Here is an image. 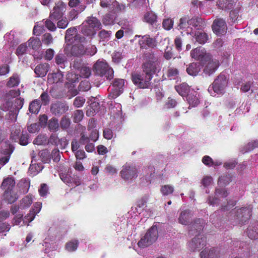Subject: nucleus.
Returning <instances> with one entry per match:
<instances>
[{"mask_svg":"<svg viewBox=\"0 0 258 258\" xmlns=\"http://www.w3.org/2000/svg\"><path fill=\"white\" fill-rule=\"evenodd\" d=\"M143 72L147 75V77L152 79L153 75L156 72L158 58L154 52L149 51L143 54Z\"/></svg>","mask_w":258,"mask_h":258,"instance_id":"1","label":"nucleus"},{"mask_svg":"<svg viewBox=\"0 0 258 258\" xmlns=\"http://www.w3.org/2000/svg\"><path fill=\"white\" fill-rule=\"evenodd\" d=\"M93 70L96 75L104 77L107 80H110L113 78V69L104 61L97 60L93 65Z\"/></svg>","mask_w":258,"mask_h":258,"instance_id":"2","label":"nucleus"},{"mask_svg":"<svg viewBox=\"0 0 258 258\" xmlns=\"http://www.w3.org/2000/svg\"><path fill=\"white\" fill-rule=\"evenodd\" d=\"M158 227L156 225H153L148 229L145 235L139 241L138 245L141 248L149 246L155 242L158 239Z\"/></svg>","mask_w":258,"mask_h":258,"instance_id":"3","label":"nucleus"},{"mask_svg":"<svg viewBox=\"0 0 258 258\" xmlns=\"http://www.w3.org/2000/svg\"><path fill=\"white\" fill-rule=\"evenodd\" d=\"M252 210V208L250 206L236 209L234 212V222L241 225L245 224L250 218Z\"/></svg>","mask_w":258,"mask_h":258,"instance_id":"4","label":"nucleus"},{"mask_svg":"<svg viewBox=\"0 0 258 258\" xmlns=\"http://www.w3.org/2000/svg\"><path fill=\"white\" fill-rule=\"evenodd\" d=\"M228 78L224 73H221L215 79L212 84L213 91L218 94H223L227 86Z\"/></svg>","mask_w":258,"mask_h":258,"instance_id":"5","label":"nucleus"},{"mask_svg":"<svg viewBox=\"0 0 258 258\" xmlns=\"http://www.w3.org/2000/svg\"><path fill=\"white\" fill-rule=\"evenodd\" d=\"M152 78L147 77L145 73L142 74L135 73L132 75V80L134 84L140 88H148L151 86Z\"/></svg>","mask_w":258,"mask_h":258,"instance_id":"6","label":"nucleus"},{"mask_svg":"<svg viewBox=\"0 0 258 258\" xmlns=\"http://www.w3.org/2000/svg\"><path fill=\"white\" fill-rule=\"evenodd\" d=\"M67 10V5L61 1L55 3L53 10L50 12L49 18L53 20L57 21L63 17Z\"/></svg>","mask_w":258,"mask_h":258,"instance_id":"7","label":"nucleus"},{"mask_svg":"<svg viewBox=\"0 0 258 258\" xmlns=\"http://www.w3.org/2000/svg\"><path fill=\"white\" fill-rule=\"evenodd\" d=\"M120 174L124 180H131L138 177V170L136 166L126 164L122 166Z\"/></svg>","mask_w":258,"mask_h":258,"instance_id":"8","label":"nucleus"},{"mask_svg":"<svg viewBox=\"0 0 258 258\" xmlns=\"http://www.w3.org/2000/svg\"><path fill=\"white\" fill-rule=\"evenodd\" d=\"M207 237L204 235H196L188 243L189 249L192 251H199L206 245Z\"/></svg>","mask_w":258,"mask_h":258,"instance_id":"9","label":"nucleus"},{"mask_svg":"<svg viewBox=\"0 0 258 258\" xmlns=\"http://www.w3.org/2000/svg\"><path fill=\"white\" fill-rule=\"evenodd\" d=\"M112 84L113 89L108 96L110 99H114L123 92L124 80L122 79H115Z\"/></svg>","mask_w":258,"mask_h":258,"instance_id":"10","label":"nucleus"},{"mask_svg":"<svg viewBox=\"0 0 258 258\" xmlns=\"http://www.w3.org/2000/svg\"><path fill=\"white\" fill-rule=\"evenodd\" d=\"M190 56L192 58L204 63L205 60H207L210 58L211 55L207 53L204 47L200 46L191 51Z\"/></svg>","mask_w":258,"mask_h":258,"instance_id":"11","label":"nucleus"},{"mask_svg":"<svg viewBox=\"0 0 258 258\" xmlns=\"http://www.w3.org/2000/svg\"><path fill=\"white\" fill-rule=\"evenodd\" d=\"M228 192L224 188H216L215 191V197L209 196L207 202L212 206L217 205L220 202L218 197L226 198L228 196Z\"/></svg>","mask_w":258,"mask_h":258,"instance_id":"12","label":"nucleus"},{"mask_svg":"<svg viewBox=\"0 0 258 258\" xmlns=\"http://www.w3.org/2000/svg\"><path fill=\"white\" fill-rule=\"evenodd\" d=\"M141 38L139 40V44L141 49H147L154 48L157 46L156 40L155 38H152L149 35L139 36Z\"/></svg>","mask_w":258,"mask_h":258,"instance_id":"13","label":"nucleus"},{"mask_svg":"<svg viewBox=\"0 0 258 258\" xmlns=\"http://www.w3.org/2000/svg\"><path fill=\"white\" fill-rule=\"evenodd\" d=\"M205 62H206V64L204 66L203 72L206 75L209 76L214 74L220 66L219 61L216 59H212L211 56H210V58L208 60H205Z\"/></svg>","mask_w":258,"mask_h":258,"instance_id":"14","label":"nucleus"},{"mask_svg":"<svg viewBox=\"0 0 258 258\" xmlns=\"http://www.w3.org/2000/svg\"><path fill=\"white\" fill-rule=\"evenodd\" d=\"M68 109L69 107L66 103L59 101L52 103L50 106L51 112L58 116L66 112Z\"/></svg>","mask_w":258,"mask_h":258,"instance_id":"15","label":"nucleus"},{"mask_svg":"<svg viewBox=\"0 0 258 258\" xmlns=\"http://www.w3.org/2000/svg\"><path fill=\"white\" fill-rule=\"evenodd\" d=\"M226 24L225 21L221 18L216 19L212 24V28L214 33L217 35L222 34L226 30Z\"/></svg>","mask_w":258,"mask_h":258,"instance_id":"16","label":"nucleus"},{"mask_svg":"<svg viewBox=\"0 0 258 258\" xmlns=\"http://www.w3.org/2000/svg\"><path fill=\"white\" fill-rule=\"evenodd\" d=\"M201 258H218L220 250L217 247L205 248L200 253Z\"/></svg>","mask_w":258,"mask_h":258,"instance_id":"17","label":"nucleus"},{"mask_svg":"<svg viewBox=\"0 0 258 258\" xmlns=\"http://www.w3.org/2000/svg\"><path fill=\"white\" fill-rule=\"evenodd\" d=\"M24 100L23 98H17L15 100L14 110H10L9 115L11 119L14 121H16L17 119V115L15 112H18L21 109L24 105Z\"/></svg>","mask_w":258,"mask_h":258,"instance_id":"18","label":"nucleus"},{"mask_svg":"<svg viewBox=\"0 0 258 258\" xmlns=\"http://www.w3.org/2000/svg\"><path fill=\"white\" fill-rule=\"evenodd\" d=\"M49 70V64L43 63L37 65L35 68L34 72L38 77H43L46 75Z\"/></svg>","mask_w":258,"mask_h":258,"instance_id":"19","label":"nucleus"},{"mask_svg":"<svg viewBox=\"0 0 258 258\" xmlns=\"http://www.w3.org/2000/svg\"><path fill=\"white\" fill-rule=\"evenodd\" d=\"M247 235L251 239L258 238V222H254L249 225L247 228Z\"/></svg>","mask_w":258,"mask_h":258,"instance_id":"20","label":"nucleus"},{"mask_svg":"<svg viewBox=\"0 0 258 258\" xmlns=\"http://www.w3.org/2000/svg\"><path fill=\"white\" fill-rule=\"evenodd\" d=\"M202 68L200 62H192L190 63L186 68V72L190 76L198 75Z\"/></svg>","mask_w":258,"mask_h":258,"instance_id":"21","label":"nucleus"},{"mask_svg":"<svg viewBox=\"0 0 258 258\" xmlns=\"http://www.w3.org/2000/svg\"><path fill=\"white\" fill-rule=\"evenodd\" d=\"M63 77L62 72L57 70V72L50 73L48 75V81L51 84L61 82L63 80Z\"/></svg>","mask_w":258,"mask_h":258,"instance_id":"22","label":"nucleus"},{"mask_svg":"<svg viewBox=\"0 0 258 258\" xmlns=\"http://www.w3.org/2000/svg\"><path fill=\"white\" fill-rule=\"evenodd\" d=\"M191 217L192 214L190 210H184L180 213L178 218V222L182 225H187L189 223V220Z\"/></svg>","mask_w":258,"mask_h":258,"instance_id":"23","label":"nucleus"},{"mask_svg":"<svg viewBox=\"0 0 258 258\" xmlns=\"http://www.w3.org/2000/svg\"><path fill=\"white\" fill-rule=\"evenodd\" d=\"M15 185V181L12 177H8L5 179L2 184V187L5 190L6 193L10 192Z\"/></svg>","mask_w":258,"mask_h":258,"instance_id":"24","label":"nucleus"},{"mask_svg":"<svg viewBox=\"0 0 258 258\" xmlns=\"http://www.w3.org/2000/svg\"><path fill=\"white\" fill-rule=\"evenodd\" d=\"M205 25L203 20L199 17H193L188 20V25L199 30L202 29Z\"/></svg>","mask_w":258,"mask_h":258,"instance_id":"25","label":"nucleus"},{"mask_svg":"<svg viewBox=\"0 0 258 258\" xmlns=\"http://www.w3.org/2000/svg\"><path fill=\"white\" fill-rule=\"evenodd\" d=\"M176 91L182 97L186 96L190 93V88L185 83H183L175 87Z\"/></svg>","mask_w":258,"mask_h":258,"instance_id":"26","label":"nucleus"},{"mask_svg":"<svg viewBox=\"0 0 258 258\" xmlns=\"http://www.w3.org/2000/svg\"><path fill=\"white\" fill-rule=\"evenodd\" d=\"M157 15L152 11H149L145 14L143 21L150 25H153L157 22Z\"/></svg>","mask_w":258,"mask_h":258,"instance_id":"27","label":"nucleus"},{"mask_svg":"<svg viewBox=\"0 0 258 258\" xmlns=\"http://www.w3.org/2000/svg\"><path fill=\"white\" fill-rule=\"evenodd\" d=\"M59 176L63 182L66 183L67 184H68L69 186H73V184L76 185H78L80 184L79 181H75V179L68 173H61L59 174Z\"/></svg>","mask_w":258,"mask_h":258,"instance_id":"28","label":"nucleus"},{"mask_svg":"<svg viewBox=\"0 0 258 258\" xmlns=\"http://www.w3.org/2000/svg\"><path fill=\"white\" fill-rule=\"evenodd\" d=\"M28 47L34 50H38L42 45V42L38 37H31L27 41Z\"/></svg>","mask_w":258,"mask_h":258,"instance_id":"29","label":"nucleus"},{"mask_svg":"<svg viewBox=\"0 0 258 258\" xmlns=\"http://www.w3.org/2000/svg\"><path fill=\"white\" fill-rule=\"evenodd\" d=\"M197 92L195 91H192L186 97V100L189 103L190 106L192 107L198 105L200 102L198 97L197 96Z\"/></svg>","mask_w":258,"mask_h":258,"instance_id":"30","label":"nucleus"},{"mask_svg":"<svg viewBox=\"0 0 258 258\" xmlns=\"http://www.w3.org/2000/svg\"><path fill=\"white\" fill-rule=\"evenodd\" d=\"M71 53L78 57L85 55V46L83 44L75 45L72 48Z\"/></svg>","mask_w":258,"mask_h":258,"instance_id":"31","label":"nucleus"},{"mask_svg":"<svg viewBox=\"0 0 258 258\" xmlns=\"http://www.w3.org/2000/svg\"><path fill=\"white\" fill-rule=\"evenodd\" d=\"M41 107L40 101L39 99H35L30 103L29 110L31 113L37 114Z\"/></svg>","mask_w":258,"mask_h":258,"instance_id":"32","label":"nucleus"},{"mask_svg":"<svg viewBox=\"0 0 258 258\" xmlns=\"http://www.w3.org/2000/svg\"><path fill=\"white\" fill-rule=\"evenodd\" d=\"M204 220L203 219H197L191 223L190 226L191 230H196L197 232H200L203 230L204 227Z\"/></svg>","mask_w":258,"mask_h":258,"instance_id":"33","label":"nucleus"},{"mask_svg":"<svg viewBox=\"0 0 258 258\" xmlns=\"http://www.w3.org/2000/svg\"><path fill=\"white\" fill-rule=\"evenodd\" d=\"M20 83V79L17 74H14L9 79L7 83V86L13 88L18 86Z\"/></svg>","mask_w":258,"mask_h":258,"instance_id":"34","label":"nucleus"},{"mask_svg":"<svg viewBox=\"0 0 258 258\" xmlns=\"http://www.w3.org/2000/svg\"><path fill=\"white\" fill-rule=\"evenodd\" d=\"M48 129L50 132H56L59 129L58 120L55 117L49 119L47 123Z\"/></svg>","mask_w":258,"mask_h":258,"instance_id":"35","label":"nucleus"},{"mask_svg":"<svg viewBox=\"0 0 258 258\" xmlns=\"http://www.w3.org/2000/svg\"><path fill=\"white\" fill-rule=\"evenodd\" d=\"M86 21L89 27L92 28H101V24L100 21L96 17H89L87 18V19Z\"/></svg>","mask_w":258,"mask_h":258,"instance_id":"36","label":"nucleus"},{"mask_svg":"<svg viewBox=\"0 0 258 258\" xmlns=\"http://www.w3.org/2000/svg\"><path fill=\"white\" fill-rule=\"evenodd\" d=\"M79 241L77 239H72L67 242L65 245L66 249L69 252L76 251L79 246Z\"/></svg>","mask_w":258,"mask_h":258,"instance_id":"37","label":"nucleus"},{"mask_svg":"<svg viewBox=\"0 0 258 258\" xmlns=\"http://www.w3.org/2000/svg\"><path fill=\"white\" fill-rule=\"evenodd\" d=\"M55 61L60 68L63 69L65 67V63L67 62V58L64 54L58 53L55 57Z\"/></svg>","mask_w":258,"mask_h":258,"instance_id":"38","label":"nucleus"},{"mask_svg":"<svg viewBox=\"0 0 258 258\" xmlns=\"http://www.w3.org/2000/svg\"><path fill=\"white\" fill-rule=\"evenodd\" d=\"M49 142L52 145L58 146L59 142H63V145H67V140L65 138L59 139L55 134H52L49 138Z\"/></svg>","mask_w":258,"mask_h":258,"instance_id":"39","label":"nucleus"},{"mask_svg":"<svg viewBox=\"0 0 258 258\" xmlns=\"http://www.w3.org/2000/svg\"><path fill=\"white\" fill-rule=\"evenodd\" d=\"M196 41L200 44H205L208 39V35L205 32L198 31L195 33Z\"/></svg>","mask_w":258,"mask_h":258,"instance_id":"40","label":"nucleus"},{"mask_svg":"<svg viewBox=\"0 0 258 258\" xmlns=\"http://www.w3.org/2000/svg\"><path fill=\"white\" fill-rule=\"evenodd\" d=\"M21 132V127L19 126H14L12 127L10 139L14 142H17L20 137Z\"/></svg>","mask_w":258,"mask_h":258,"instance_id":"41","label":"nucleus"},{"mask_svg":"<svg viewBox=\"0 0 258 258\" xmlns=\"http://www.w3.org/2000/svg\"><path fill=\"white\" fill-rule=\"evenodd\" d=\"M14 150V146L10 144L9 141L5 142V147L2 151V154L5 155L6 156L10 157Z\"/></svg>","mask_w":258,"mask_h":258,"instance_id":"42","label":"nucleus"},{"mask_svg":"<svg viewBox=\"0 0 258 258\" xmlns=\"http://www.w3.org/2000/svg\"><path fill=\"white\" fill-rule=\"evenodd\" d=\"M258 147V141H254L248 143L241 150L242 153H245L253 150L255 148Z\"/></svg>","mask_w":258,"mask_h":258,"instance_id":"43","label":"nucleus"},{"mask_svg":"<svg viewBox=\"0 0 258 258\" xmlns=\"http://www.w3.org/2000/svg\"><path fill=\"white\" fill-rule=\"evenodd\" d=\"M232 181V177L229 174H225L219 177L218 182L222 186H226Z\"/></svg>","mask_w":258,"mask_h":258,"instance_id":"44","label":"nucleus"},{"mask_svg":"<svg viewBox=\"0 0 258 258\" xmlns=\"http://www.w3.org/2000/svg\"><path fill=\"white\" fill-rule=\"evenodd\" d=\"M91 74V68L86 66H82L80 70V76L81 77L88 78Z\"/></svg>","mask_w":258,"mask_h":258,"instance_id":"45","label":"nucleus"},{"mask_svg":"<svg viewBox=\"0 0 258 258\" xmlns=\"http://www.w3.org/2000/svg\"><path fill=\"white\" fill-rule=\"evenodd\" d=\"M111 35V32L110 31H107L105 30H102L98 33V37L103 41H108Z\"/></svg>","mask_w":258,"mask_h":258,"instance_id":"46","label":"nucleus"},{"mask_svg":"<svg viewBox=\"0 0 258 258\" xmlns=\"http://www.w3.org/2000/svg\"><path fill=\"white\" fill-rule=\"evenodd\" d=\"M179 75L178 70L174 67H169L167 70V76L170 79H175Z\"/></svg>","mask_w":258,"mask_h":258,"instance_id":"47","label":"nucleus"},{"mask_svg":"<svg viewBox=\"0 0 258 258\" xmlns=\"http://www.w3.org/2000/svg\"><path fill=\"white\" fill-rule=\"evenodd\" d=\"M42 170V167L38 164L30 165L29 172L31 176H35Z\"/></svg>","mask_w":258,"mask_h":258,"instance_id":"48","label":"nucleus"},{"mask_svg":"<svg viewBox=\"0 0 258 258\" xmlns=\"http://www.w3.org/2000/svg\"><path fill=\"white\" fill-rule=\"evenodd\" d=\"M174 191V187L169 184L164 185L161 188V192L164 196L172 194Z\"/></svg>","mask_w":258,"mask_h":258,"instance_id":"49","label":"nucleus"},{"mask_svg":"<svg viewBox=\"0 0 258 258\" xmlns=\"http://www.w3.org/2000/svg\"><path fill=\"white\" fill-rule=\"evenodd\" d=\"M71 121L66 116H63L60 121V126L63 130L68 129L70 126Z\"/></svg>","mask_w":258,"mask_h":258,"instance_id":"50","label":"nucleus"},{"mask_svg":"<svg viewBox=\"0 0 258 258\" xmlns=\"http://www.w3.org/2000/svg\"><path fill=\"white\" fill-rule=\"evenodd\" d=\"M42 42L46 45H49L53 42V38L49 33H45L42 38Z\"/></svg>","mask_w":258,"mask_h":258,"instance_id":"51","label":"nucleus"},{"mask_svg":"<svg viewBox=\"0 0 258 258\" xmlns=\"http://www.w3.org/2000/svg\"><path fill=\"white\" fill-rule=\"evenodd\" d=\"M84 117V113L81 110H77L74 112L73 120L78 123L81 121Z\"/></svg>","mask_w":258,"mask_h":258,"instance_id":"52","label":"nucleus"},{"mask_svg":"<svg viewBox=\"0 0 258 258\" xmlns=\"http://www.w3.org/2000/svg\"><path fill=\"white\" fill-rule=\"evenodd\" d=\"M47 138L46 136L42 135H38L33 141L35 145H42L46 143Z\"/></svg>","mask_w":258,"mask_h":258,"instance_id":"53","label":"nucleus"},{"mask_svg":"<svg viewBox=\"0 0 258 258\" xmlns=\"http://www.w3.org/2000/svg\"><path fill=\"white\" fill-rule=\"evenodd\" d=\"M91 88V84L88 81H82L79 86V90L81 91H87Z\"/></svg>","mask_w":258,"mask_h":258,"instance_id":"54","label":"nucleus"},{"mask_svg":"<svg viewBox=\"0 0 258 258\" xmlns=\"http://www.w3.org/2000/svg\"><path fill=\"white\" fill-rule=\"evenodd\" d=\"M174 22L172 19L168 18L163 20L162 26L166 30H170L173 28Z\"/></svg>","mask_w":258,"mask_h":258,"instance_id":"55","label":"nucleus"},{"mask_svg":"<svg viewBox=\"0 0 258 258\" xmlns=\"http://www.w3.org/2000/svg\"><path fill=\"white\" fill-rule=\"evenodd\" d=\"M189 17L187 16H184V17L181 18L179 20V23L178 24V27L180 29H183L187 27V25H188V20Z\"/></svg>","mask_w":258,"mask_h":258,"instance_id":"56","label":"nucleus"},{"mask_svg":"<svg viewBox=\"0 0 258 258\" xmlns=\"http://www.w3.org/2000/svg\"><path fill=\"white\" fill-rule=\"evenodd\" d=\"M202 162L206 166L211 167L214 166V162L209 156H204L202 158Z\"/></svg>","mask_w":258,"mask_h":258,"instance_id":"57","label":"nucleus"},{"mask_svg":"<svg viewBox=\"0 0 258 258\" xmlns=\"http://www.w3.org/2000/svg\"><path fill=\"white\" fill-rule=\"evenodd\" d=\"M27 49V46L26 43H22L20 44L16 50V54L17 55H21L24 54Z\"/></svg>","mask_w":258,"mask_h":258,"instance_id":"58","label":"nucleus"},{"mask_svg":"<svg viewBox=\"0 0 258 258\" xmlns=\"http://www.w3.org/2000/svg\"><path fill=\"white\" fill-rule=\"evenodd\" d=\"M52 19H47L45 22V27L51 31H54L56 27L55 24L52 21Z\"/></svg>","mask_w":258,"mask_h":258,"instance_id":"59","label":"nucleus"},{"mask_svg":"<svg viewBox=\"0 0 258 258\" xmlns=\"http://www.w3.org/2000/svg\"><path fill=\"white\" fill-rule=\"evenodd\" d=\"M85 55H94L97 52V48L94 45H91L88 47H85Z\"/></svg>","mask_w":258,"mask_h":258,"instance_id":"60","label":"nucleus"},{"mask_svg":"<svg viewBox=\"0 0 258 258\" xmlns=\"http://www.w3.org/2000/svg\"><path fill=\"white\" fill-rule=\"evenodd\" d=\"M176 104L177 102L175 100L169 97L164 105V107L167 109H169L175 107Z\"/></svg>","mask_w":258,"mask_h":258,"instance_id":"61","label":"nucleus"},{"mask_svg":"<svg viewBox=\"0 0 258 258\" xmlns=\"http://www.w3.org/2000/svg\"><path fill=\"white\" fill-rule=\"evenodd\" d=\"M13 104L12 101H7L1 105V109L4 111H8L12 108Z\"/></svg>","mask_w":258,"mask_h":258,"instance_id":"62","label":"nucleus"},{"mask_svg":"<svg viewBox=\"0 0 258 258\" xmlns=\"http://www.w3.org/2000/svg\"><path fill=\"white\" fill-rule=\"evenodd\" d=\"M77 29L75 27H72L69 28L66 32L65 39L66 40H70L72 38L73 36L76 32Z\"/></svg>","mask_w":258,"mask_h":258,"instance_id":"63","label":"nucleus"},{"mask_svg":"<svg viewBox=\"0 0 258 258\" xmlns=\"http://www.w3.org/2000/svg\"><path fill=\"white\" fill-rule=\"evenodd\" d=\"M85 102V99L83 97L78 96L77 97L74 101V105L79 108L82 107Z\"/></svg>","mask_w":258,"mask_h":258,"instance_id":"64","label":"nucleus"}]
</instances>
